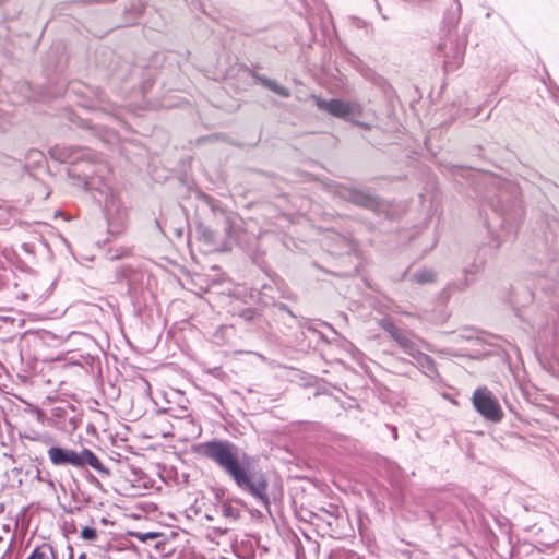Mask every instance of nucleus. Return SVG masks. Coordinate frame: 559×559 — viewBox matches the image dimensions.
<instances>
[{"mask_svg":"<svg viewBox=\"0 0 559 559\" xmlns=\"http://www.w3.org/2000/svg\"><path fill=\"white\" fill-rule=\"evenodd\" d=\"M49 154L55 160L70 164L69 176L78 177L85 190L95 189L105 197L104 213L108 233L119 235L126 226L127 209L105 181V174L109 173L107 165L99 160L95 152L86 147L55 145L49 150Z\"/></svg>","mask_w":559,"mask_h":559,"instance_id":"f257e3e1","label":"nucleus"},{"mask_svg":"<svg viewBox=\"0 0 559 559\" xmlns=\"http://www.w3.org/2000/svg\"><path fill=\"white\" fill-rule=\"evenodd\" d=\"M193 452L213 462L239 490L250 495L264 508H270V486L265 473L254 469L251 456L237 444L226 439H212L195 444Z\"/></svg>","mask_w":559,"mask_h":559,"instance_id":"f03ea898","label":"nucleus"},{"mask_svg":"<svg viewBox=\"0 0 559 559\" xmlns=\"http://www.w3.org/2000/svg\"><path fill=\"white\" fill-rule=\"evenodd\" d=\"M47 454L55 466L71 465L78 468L91 466L103 476L108 477L110 475L109 468L100 462L93 451L86 448L76 452L72 449L52 445L48 449Z\"/></svg>","mask_w":559,"mask_h":559,"instance_id":"7ed1b4c3","label":"nucleus"},{"mask_svg":"<svg viewBox=\"0 0 559 559\" xmlns=\"http://www.w3.org/2000/svg\"><path fill=\"white\" fill-rule=\"evenodd\" d=\"M475 409L486 419L492 423H499L503 417V412L498 400L487 388H477L472 396Z\"/></svg>","mask_w":559,"mask_h":559,"instance_id":"20e7f679","label":"nucleus"},{"mask_svg":"<svg viewBox=\"0 0 559 559\" xmlns=\"http://www.w3.org/2000/svg\"><path fill=\"white\" fill-rule=\"evenodd\" d=\"M319 109L329 112L331 116L344 119L346 121H354V118H359L362 115V107L357 102H347L341 98L332 99H317Z\"/></svg>","mask_w":559,"mask_h":559,"instance_id":"39448f33","label":"nucleus"},{"mask_svg":"<svg viewBox=\"0 0 559 559\" xmlns=\"http://www.w3.org/2000/svg\"><path fill=\"white\" fill-rule=\"evenodd\" d=\"M118 276L127 282L129 293L132 296L140 295L150 281V275L145 271L132 264H123L120 266Z\"/></svg>","mask_w":559,"mask_h":559,"instance_id":"423d86ee","label":"nucleus"},{"mask_svg":"<svg viewBox=\"0 0 559 559\" xmlns=\"http://www.w3.org/2000/svg\"><path fill=\"white\" fill-rule=\"evenodd\" d=\"M344 197L347 198L352 203L359 206L372 209L378 205V201L373 194L357 188H348Z\"/></svg>","mask_w":559,"mask_h":559,"instance_id":"0eeeda50","label":"nucleus"},{"mask_svg":"<svg viewBox=\"0 0 559 559\" xmlns=\"http://www.w3.org/2000/svg\"><path fill=\"white\" fill-rule=\"evenodd\" d=\"M516 235V226L507 218L501 224V234L493 236L490 245L495 248L501 247L503 243L512 241Z\"/></svg>","mask_w":559,"mask_h":559,"instance_id":"6e6552de","label":"nucleus"},{"mask_svg":"<svg viewBox=\"0 0 559 559\" xmlns=\"http://www.w3.org/2000/svg\"><path fill=\"white\" fill-rule=\"evenodd\" d=\"M394 341L403 349V352L412 358H414L416 353L420 350L416 343L403 331L396 335Z\"/></svg>","mask_w":559,"mask_h":559,"instance_id":"1a4fd4ad","label":"nucleus"},{"mask_svg":"<svg viewBox=\"0 0 559 559\" xmlns=\"http://www.w3.org/2000/svg\"><path fill=\"white\" fill-rule=\"evenodd\" d=\"M413 359L415 364L424 370L425 373L429 374L430 377L437 374L435 360L427 354H424L419 350L416 353V356Z\"/></svg>","mask_w":559,"mask_h":559,"instance_id":"9d476101","label":"nucleus"},{"mask_svg":"<svg viewBox=\"0 0 559 559\" xmlns=\"http://www.w3.org/2000/svg\"><path fill=\"white\" fill-rule=\"evenodd\" d=\"M254 79L259 81L264 87L271 90L272 92L282 97L290 96V91L287 87L280 85L276 81L272 79L259 74H255Z\"/></svg>","mask_w":559,"mask_h":559,"instance_id":"9b49d317","label":"nucleus"},{"mask_svg":"<svg viewBox=\"0 0 559 559\" xmlns=\"http://www.w3.org/2000/svg\"><path fill=\"white\" fill-rule=\"evenodd\" d=\"M436 278V273L430 269H420L412 274V280L418 284L432 283Z\"/></svg>","mask_w":559,"mask_h":559,"instance_id":"f8f14e48","label":"nucleus"},{"mask_svg":"<svg viewBox=\"0 0 559 559\" xmlns=\"http://www.w3.org/2000/svg\"><path fill=\"white\" fill-rule=\"evenodd\" d=\"M379 325L386 331L393 340H395L396 335H399L402 331L399 330L395 324L390 319H381L379 321Z\"/></svg>","mask_w":559,"mask_h":559,"instance_id":"ddd939ff","label":"nucleus"},{"mask_svg":"<svg viewBox=\"0 0 559 559\" xmlns=\"http://www.w3.org/2000/svg\"><path fill=\"white\" fill-rule=\"evenodd\" d=\"M222 513H223L224 516L230 518V519H234V520L239 516L238 510L236 508H234L229 503H224L222 506Z\"/></svg>","mask_w":559,"mask_h":559,"instance_id":"4468645a","label":"nucleus"},{"mask_svg":"<svg viewBox=\"0 0 559 559\" xmlns=\"http://www.w3.org/2000/svg\"><path fill=\"white\" fill-rule=\"evenodd\" d=\"M81 537L85 540H94L97 537V532L93 527L85 526L81 531Z\"/></svg>","mask_w":559,"mask_h":559,"instance_id":"2eb2a0df","label":"nucleus"},{"mask_svg":"<svg viewBox=\"0 0 559 559\" xmlns=\"http://www.w3.org/2000/svg\"><path fill=\"white\" fill-rule=\"evenodd\" d=\"M130 10L133 11L136 16H139L144 10V3L141 0H136L131 3Z\"/></svg>","mask_w":559,"mask_h":559,"instance_id":"dca6fc26","label":"nucleus"},{"mask_svg":"<svg viewBox=\"0 0 559 559\" xmlns=\"http://www.w3.org/2000/svg\"><path fill=\"white\" fill-rule=\"evenodd\" d=\"M26 559H45V554L40 551L39 547H36Z\"/></svg>","mask_w":559,"mask_h":559,"instance_id":"f3484780","label":"nucleus"},{"mask_svg":"<svg viewBox=\"0 0 559 559\" xmlns=\"http://www.w3.org/2000/svg\"><path fill=\"white\" fill-rule=\"evenodd\" d=\"M350 122L356 124V126H359V127H361L364 129H370V124L361 122V121L357 120V118H354V121H350Z\"/></svg>","mask_w":559,"mask_h":559,"instance_id":"a211bd4d","label":"nucleus"},{"mask_svg":"<svg viewBox=\"0 0 559 559\" xmlns=\"http://www.w3.org/2000/svg\"><path fill=\"white\" fill-rule=\"evenodd\" d=\"M253 310L251 309H247L243 311L242 313V317L246 319V320H251L253 318Z\"/></svg>","mask_w":559,"mask_h":559,"instance_id":"6ab92c4d","label":"nucleus"},{"mask_svg":"<svg viewBox=\"0 0 559 559\" xmlns=\"http://www.w3.org/2000/svg\"><path fill=\"white\" fill-rule=\"evenodd\" d=\"M390 428L392 430L393 439L396 440L397 439V428L395 426L390 427Z\"/></svg>","mask_w":559,"mask_h":559,"instance_id":"aec40b11","label":"nucleus"},{"mask_svg":"<svg viewBox=\"0 0 559 559\" xmlns=\"http://www.w3.org/2000/svg\"><path fill=\"white\" fill-rule=\"evenodd\" d=\"M68 550H69V552H68L69 559H73V548H72V546H68Z\"/></svg>","mask_w":559,"mask_h":559,"instance_id":"412c9836","label":"nucleus"},{"mask_svg":"<svg viewBox=\"0 0 559 559\" xmlns=\"http://www.w3.org/2000/svg\"><path fill=\"white\" fill-rule=\"evenodd\" d=\"M90 481L95 484V485H98L99 481L97 480V478H95L93 475H90Z\"/></svg>","mask_w":559,"mask_h":559,"instance_id":"4be33fe9","label":"nucleus"},{"mask_svg":"<svg viewBox=\"0 0 559 559\" xmlns=\"http://www.w3.org/2000/svg\"><path fill=\"white\" fill-rule=\"evenodd\" d=\"M48 548H49V549H50V551H51L52 559H57L53 548H52L51 546H48Z\"/></svg>","mask_w":559,"mask_h":559,"instance_id":"5701e85b","label":"nucleus"},{"mask_svg":"<svg viewBox=\"0 0 559 559\" xmlns=\"http://www.w3.org/2000/svg\"><path fill=\"white\" fill-rule=\"evenodd\" d=\"M153 537V534H146L145 536L141 537L142 540H145L146 538Z\"/></svg>","mask_w":559,"mask_h":559,"instance_id":"b1692460","label":"nucleus"},{"mask_svg":"<svg viewBox=\"0 0 559 559\" xmlns=\"http://www.w3.org/2000/svg\"><path fill=\"white\" fill-rule=\"evenodd\" d=\"M510 188L512 190V194L515 195L518 192V189L514 186H511Z\"/></svg>","mask_w":559,"mask_h":559,"instance_id":"393cba45","label":"nucleus"},{"mask_svg":"<svg viewBox=\"0 0 559 559\" xmlns=\"http://www.w3.org/2000/svg\"><path fill=\"white\" fill-rule=\"evenodd\" d=\"M85 558H86V555H85V554H81V555L79 556V559H85Z\"/></svg>","mask_w":559,"mask_h":559,"instance_id":"a878e982","label":"nucleus"},{"mask_svg":"<svg viewBox=\"0 0 559 559\" xmlns=\"http://www.w3.org/2000/svg\"><path fill=\"white\" fill-rule=\"evenodd\" d=\"M374 1H376V4H377L378 10L380 11V10H381V8H380V4H379L378 0H374Z\"/></svg>","mask_w":559,"mask_h":559,"instance_id":"bb28decb","label":"nucleus"},{"mask_svg":"<svg viewBox=\"0 0 559 559\" xmlns=\"http://www.w3.org/2000/svg\"><path fill=\"white\" fill-rule=\"evenodd\" d=\"M121 258V254L114 255L111 259H119Z\"/></svg>","mask_w":559,"mask_h":559,"instance_id":"cd10ccee","label":"nucleus"}]
</instances>
